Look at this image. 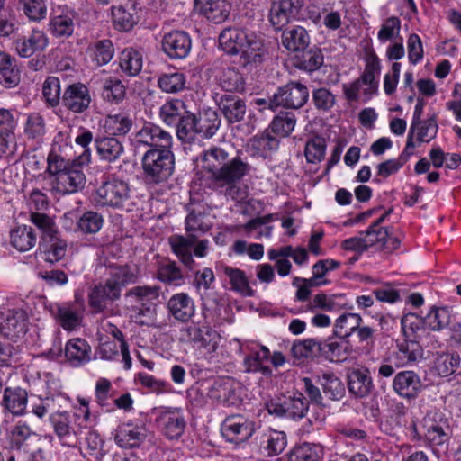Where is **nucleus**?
<instances>
[{"label":"nucleus","instance_id":"obj_1","mask_svg":"<svg viewBox=\"0 0 461 461\" xmlns=\"http://www.w3.org/2000/svg\"><path fill=\"white\" fill-rule=\"evenodd\" d=\"M135 148L149 149L141 158L143 179L148 185H158L167 181L175 168V156L171 150L172 136L160 126L145 122L131 139Z\"/></svg>","mask_w":461,"mask_h":461},{"label":"nucleus","instance_id":"obj_2","mask_svg":"<svg viewBox=\"0 0 461 461\" xmlns=\"http://www.w3.org/2000/svg\"><path fill=\"white\" fill-rule=\"evenodd\" d=\"M201 167L208 188L232 200L241 199L238 184L250 171L241 158L231 156L224 147L212 146L202 152Z\"/></svg>","mask_w":461,"mask_h":461},{"label":"nucleus","instance_id":"obj_3","mask_svg":"<svg viewBox=\"0 0 461 461\" xmlns=\"http://www.w3.org/2000/svg\"><path fill=\"white\" fill-rule=\"evenodd\" d=\"M90 160L91 154L87 149L74 159H65L60 155L50 152L47 158V173L52 177V188L63 195L83 190L86 183L84 168Z\"/></svg>","mask_w":461,"mask_h":461},{"label":"nucleus","instance_id":"obj_4","mask_svg":"<svg viewBox=\"0 0 461 461\" xmlns=\"http://www.w3.org/2000/svg\"><path fill=\"white\" fill-rule=\"evenodd\" d=\"M193 391L202 399L206 396L213 402L227 407L238 406L242 402L240 386L230 377L201 382Z\"/></svg>","mask_w":461,"mask_h":461},{"label":"nucleus","instance_id":"obj_5","mask_svg":"<svg viewBox=\"0 0 461 461\" xmlns=\"http://www.w3.org/2000/svg\"><path fill=\"white\" fill-rule=\"evenodd\" d=\"M309 99L308 87L299 81H290L277 88L269 98L268 108L275 110L277 107L285 109H300Z\"/></svg>","mask_w":461,"mask_h":461},{"label":"nucleus","instance_id":"obj_6","mask_svg":"<svg viewBox=\"0 0 461 461\" xmlns=\"http://www.w3.org/2000/svg\"><path fill=\"white\" fill-rule=\"evenodd\" d=\"M129 199V185L118 179L104 182L95 194V202L100 206L122 208Z\"/></svg>","mask_w":461,"mask_h":461},{"label":"nucleus","instance_id":"obj_7","mask_svg":"<svg viewBox=\"0 0 461 461\" xmlns=\"http://www.w3.org/2000/svg\"><path fill=\"white\" fill-rule=\"evenodd\" d=\"M414 317V315H407L401 321L402 332L406 339L398 345V351L395 353L398 366H404L417 362L423 356V349L419 342L411 339V333L414 332L413 322L411 320Z\"/></svg>","mask_w":461,"mask_h":461},{"label":"nucleus","instance_id":"obj_8","mask_svg":"<svg viewBox=\"0 0 461 461\" xmlns=\"http://www.w3.org/2000/svg\"><path fill=\"white\" fill-rule=\"evenodd\" d=\"M267 409L270 414L298 420L306 415L309 402L302 393L294 392L292 395L285 396L282 401L271 402Z\"/></svg>","mask_w":461,"mask_h":461},{"label":"nucleus","instance_id":"obj_9","mask_svg":"<svg viewBox=\"0 0 461 461\" xmlns=\"http://www.w3.org/2000/svg\"><path fill=\"white\" fill-rule=\"evenodd\" d=\"M28 321L24 310L14 308L0 312V332L6 339L16 340L27 332Z\"/></svg>","mask_w":461,"mask_h":461},{"label":"nucleus","instance_id":"obj_10","mask_svg":"<svg viewBox=\"0 0 461 461\" xmlns=\"http://www.w3.org/2000/svg\"><path fill=\"white\" fill-rule=\"evenodd\" d=\"M55 435L62 446L76 447L79 443L80 430L72 425V416L67 411H56L50 416Z\"/></svg>","mask_w":461,"mask_h":461},{"label":"nucleus","instance_id":"obj_11","mask_svg":"<svg viewBox=\"0 0 461 461\" xmlns=\"http://www.w3.org/2000/svg\"><path fill=\"white\" fill-rule=\"evenodd\" d=\"M256 431V423L241 415L227 417L221 424V433L230 442L248 440Z\"/></svg>","mask_w":461,"mask_h":461},{"label":"nucleus","instance_id":"obj_12","mask_svg":"<svg viewBox=\"0 0 461 461\" xmlns=\"http://www.w3.org/2000/svg\"><path fill=\"white\" fill-rule=\"evenodd\" d=\"M163 52L171 59H184L190 53L192 41L184 31L174 30L163 35L161 40Z\"/></svg>","mask_w":461,"mask_h":461},{"label":"nucleus","instance_id":"obj_13","mask_svg":"<svg viewBox=\"0 0 461 461\" xmlns=\"http://www.w3.org/2000/svg\"><path fill=\"white\" fill-rule=\"evenodd\" d=\"M303 0H271L268 20L276 30L288 24L302 9Z\"/></svg>","mask_w":461,"mask_h":461},{"label":"nucleus","instance_id":"obj_14","mask_svg":"<svg viewBox=\"0 0 461 461\" xmlns=\"http://www.w3.org/2000/svg\"><path fill=\"white\" fill-rule=\"evenodd\" d=\"M162 433L168 439H178L184 433L186 422L180 408L165 407L157 419Z\"/></svg>","mask_w":461,"mask_h":461},{"label":"nucleus","instance_id":"obj_15","mask_svg":"<svg viewBox=\"0 0 461 461\" xmlns=\"http://www.w3.org/2000/svg\"><path fill=\"white\" fill-rule=\"evenodd\" d=\"M61 103L73 113H83L92 103L88 87L82 83L68 85L63 93Z\"/></svg>","mask_w":461,"mask_h":461},{"label":"nucleus","instance_id":"obj_16","mask_svg":"<svg viewBox=\"0 0 461 461\" xmlns=\"http://www.w3.org/2000/svg\"><path fill=\"white\" fill-rule=\"evenodd\" d=\"M249 36L248 43L240 54V65L248 71H252L264 62L267 56V50L263 40L255 32Z\"/></svg>","mask_w":461,"mask_h":461},{"label":"nucleus","instance_id":"obj_17","mask_svg":"<svg viewBox=\"0 0 461 461\" xmlns=\"http://www.w3.org/2000/svg\"><path fill=\"white\" fill-rule=\"evenodd\" d=\"M194 9L210 22L220 24L229 18L231 4L228 0H194Z\"/></svg>","mask_w":461,"mask_h":461},{"label":"nucleus","instance_id":"obj_18","mask_svg":"<svg viewBox=\"0 0 461 461\" xmlns=\"http://www.w3.org/2000/svg\"><path fill=\"white\" fill-rule=\"evenodd\" d=\"M394 392L401 397L413 400L422 391L423 384L418 374L414 371H402L398 373L393 381Z\"/></svg>","mask_w":461,"mask_h":461},{"label":"nucleus","instance_id":"obj_19","mask_svg":"<svg viewBox=\"0 0 461 461\" xmlns=\"http://www.w3.org/2000/svg\"><path fill=\"white\" fill-rule=\"evenodd\" d=\"M48 37L42 31L33 30L27 36H17L13 45L22 58H29L36 52L43 51L48 46Z\"/></svg>","mask_w":461,"mask_h":461},{"label":"nucleus","instance_id":"obj_20","mask_svg":"<svg viewBox=\"0 0 461 461\" xmlns=\"http://www.w3.org/2000/svg\"><path fill=\"white\" fill-rule=\"evenodd\" d=\"M28 393L21 386H7L4 389L0 405L5 411L14 416L25 414Z\"/></svg>","mask_w":461,"mask_h":461},{"label":"nucleus","instance_id":"obj_21","mask_svg":"<svg viewBox=\"0 0 461 461\" xmlns=\"http://www.w3.org/2000/svg\"><path fill=\"white\" fill-rule=\"evenodd\" d=\"M252 32L243 28H226L219 36V44L227 54H240L243 47L248 43L249 34H252Z\"/></svg>","mask_w":461,"mask_h":461},{"label":"nucleus","instance_id":"obj_22","mask_svg":"<svg viewBox=\"0 0 461 461\" xmlns=\"http://www.w3.org/2000/svg\"><path fill=\"white\" fill-rule=\"evenodd\" d=\"M77 14L68 6H59L52 14L50 22V31L56 37L68 38L74 32V21Z\"/></svg>","mask_w":461,"mask_h":461},{"label":"nucleus","instance_id":"obj_23","mask_svg":"<svg viewBox=\"0 0 461 461\" xmlns=\"http://www.w3.org/2000/svg\"><path fill=\"white\" fill-rule=\"evenodd\" d=\"M196 241L197 235L194 233H191V235L186 234V236L173 235L168 239V243L174 254L190 270L194 269L195 266L192 249Z\"/></svg>","mask_w":461,"mask_h":461},{"label":"nucleus","instance_id":"obj_24","mask_svg":"<svg viewBox=\"0 0 461 461\" xmlns=\"http://www.w3.org/2000/svg\"><path fill=\"white\" fill-rule=\"evenodd\" d=\"M89 304L97 312H103L109 303L120 299L121 291L108 279L104 285H95L89 293Z\"/></svg>","mask_w":461,"mask_h":461},{"label":"nucleus","instance_id":"obj_25","mask_svg":"<svg viewBox=\"0 0 461 461\" xmlns=\"http://www.w3.org/2000/svg\"><path fill=\"white\" fill-rule=\"evenodd\" d=\"M168 312L178 321L187 322L195 314L194 300L186 293L173 294L167 301Z\"/></svg>","mask_w":461,"mask_h":461},{"label":"nucleus","instance_id":"obj_26","mask_svg":"<svg viewBox=\"0 0 461 461\" xmlns=\"http://www.w3.org/2000/svg\"><path fill=\"white\" fill-rule=\"evenodd\" d=\"M188 339L198 348L215 350L218 345L219 334L207 324H192L185 330Z\"/></svg>","mask_w":461,"mask_h":461},{"label":"nucleus","instance_id":"obj_27","mask_svg":"<svg viewBox=\"0 0 461 461\" xmlns=\"http://www.w3.org/2000/svg\"><path fill=\"white\" fill-rule=\"evenodd\" d=\"M360 234H365L370 247L379 244L382 249L390 253L397 249L401 244V240L398 237H393L387 228L375 224H371L366 231L360 232Z\"/></svg>","mask_w":461,"mask_h":461},{"label":"nucleus","instance_id":"obj_28","mask_svg":"<svg viewBox=\"0 0 461 461\" xmlns=\"http://www.w3.org/2000/svg\"><path fill=\"white\" fill-rule=\"evenodd\" d=\"M148 436V430L144 426L124 423L119 427L115 434V442L124 448L139 447Z\"/></svg>","mask_w":461,"mask_h":461},{"label":"nucleus","instance_id":"obj_29","mask_svg":"<svg viewBox=\"0 0 461 461\" xmlns=\"http://www.w3.org/2000/svg\"><path fill=\"white\" fill-rule=\"evenodd\" d=\"M347 377L348 391L357 398L366 397L374 389L370 372L366 368L352 369Z\"/></svg>","mask_w":461,"mask_h":461},{"label":"nucleus","instance_id":"obj_30","mask_svg":"<svg viewBox=\"0 0 461 461\" xmlns=\"http://www.w3.org/2000/svg\"><path fill=\"white\" fill-rule=\"evenodd\" d=\"M219 109L230 123L242 121L246 114V104L235 95L224 94L217 101Z\"/></svg>","mask_w":461,"mask_h":461},{"label":"nucleus","instance_id":"obj_31","mask_svg":"<svg viewBox=\"0 0 461 461\" xmlns=\"http://www.w3.org/2000/svg\"><path fill=\"white\" fill-rule=\"evenodd\" d=\"M91 346L86 339L75 338L66 343L64 354L69 365L77 367L91 360Z\"/></svg>","mask_w":461,"mask_h":461},{"label":"nucleus","instance_id":"obj_32","mask_svg":"<svg viewBox=\"0 0 461 461\" xmlns=\"http://www.w3.org/2000/svg\"><path fill=\"white\" fill-rule=\"evenodd\" d=\"M286 445L287 438L284 431L268 429L259 437V447L267 453V456L281 454Z\"/></svg>","mask_w":461,"mask_h":461},{"label":"nucleus","instance_id":"obj_33","mask_svg":"<svg viewBox=\"0 0 461 461\" xmlns=\"http://www.w3.org/2000/svg\"><path fill=\"white\" fill-rule=\"evenodd\" d=\"M47 307L51 316L64 330H72L80 325L78 313L68 303H53Z\"/></svg>","mask_w":461,"mask_h":461},{"label":"nucleus","instance_id":"obj_34","mask_svg":"<svg viewBox=\"0 0 461 461\" xmlns=\"http://www.w3.org/2000/svg\"><path fill=\"white\" fill-rule=\"evenodd\" d=\"M36 433L24 422L19 421L8 432V443L13 451H26Z\"/></svg>","mask_w":461,"mask_h":461},{"label":"nucleus","instance_id":"obj_35","mask_svg":"<svg viewBox=\"0 0 461 461\" xmlns=\"http://www.w3.org/2000/svg\"><path fill=\"white\" fill-rule=\"evenodd\" d=\"M310 43L308 32L302 26H294L282 32L283 46L294 52L304 50Z\"/></svg>","mask_w":461,"mask_h":461},{"label":"nucleus","instance_id":"obj_36","mask_svg":"<svg viewBox=\"0 0 461 461\" xmlns=\"http://www.w3.org/2000/svg\"><path fill=\"white\" fill-rule=\"evenodd\" d=\"M20 82V69L16 59L0 51V83L6 88H13Z\"/></svg>","mask_w":461,"mask_h":461},{"label":"nucleus","instance_id":"obj_37","mask_svg":"<svg viewBox=\"0 0 461 461\" xmlns=\"http://www.w3.org/2000/svg\"><path fill=\"white\" fill-rule=\"evenodd\" d=\"M10 242L21 252L32 249L37 242V233L31 226L21 225L10 232Z\"/></svg>","mask_w":461,"mask_h":461},{"label":"nucleus","instance_id":"obj_38","mask_svg":"<svg viewBox=\"0 0 461 461\" xmlns=\"http://www.w3.org/2000/svg\"><path fill=\"white\" fill-rule=\"evenodd\" d=\"M107 279L122 292V287L138 282L139 271L128 265L111 266Z\"/></svg>","mask_w":461,"mask_h":461},{"label":"nucleus","instance_id":"obj_39","mask_svg":"<svg viewBox=\"0 0 461 461\" xmlns=\"http://www.w3.org/2000/svg\"><path fill=\"white\" fill-rule=\"evenodd\" d=\"M98 155L103 160L113 162L123 153V146L114 137H103L95 140Z\"/></svg>","mask_w":461,"mask_h":461},{"label":"nucleus","instance_id":"obj_40","mask_svg":"<svg viewBox=\"0 0 461 461\" xmlns=\"http://www.w3.org/2000/svg\"><path fill=\"white\" fill-rule=\"evenodd\" d=\"M362 321V317L357 313H344L336 320L333 334L342 339H348L356 332Z\"/></svg>","mask_w":461,"mask_h":461},{"label":"nucleus","instance_id":"obj_41","mask_svg":"<svg viewBox=\"0 0 461 461\" xmlns=\"http://www.w3.org/2000/svg\"><path fill=\"white\" fill-rule=\"evenodd\" d=\"M317 382L324 394L332 401H339L345 395V386L342 381L332 373H325L318 376Z\"/></svg>","mask_w":461,"mask_h":461},{"label":"nucleus","instance_id":"obj_42","mask_svg":"<svg viewBox=\"0 0 461 461\" xmlns=\"http://www.w3.org/2000/svg\"><path fill=\"white\" fill-rule=\"evenodd\" d=\"M269 357L270 350L267 347L261 346L259 350L254 351L249 356L245 357V371L248 373L259 372L264 375H270L271 369L268 366L263 365L264 361L268 360Z\"/></svg>","mask_w":461,"mask_h":461},{"label":"nucleus","instance_id":"obj_43","mask_svg":"<svg viewBox=\"0 0 461 461\" xmlns=\"http://www.w3.org/2000/svg\"><path fill=\"white\" fill-rule=\"evenodd\" d=\"M102 96L107 102L118 104L126 96V86L119 78L109 77L103 81Z\"/></svg>","mask_w":461,"mask_h":461},{"label":"nucleus","instance_id":"obj_44","mask_svg":"<svg viewBox=\"0 0 461 461\" xmlns=\"http://www.w3.org/2000/svg\"><path fill=\"white\" fill-rule=\"evenodd\" d=\"M176 124V135L182 141L192 142L196 134L199 133L196 116L190 112H184Z\"/></svg>","mask_w":461,"mask_h":461},{"label":"nucleus","instance_id":"obj_45","mask_svg":"<svg viewBox=\"0 0 461 461\" xmlns=\"http://www.w3.org/2000/svg\"><path fill=\"white\" fill-rule=\"evenodd\" d=\"M324 62L321 50L318 48H312L308 50H302V55L297 57L295 67L301 70L313 72L318 70Z\"/></svg>","mask_w":461,"mask_h":461},{"label":"nucleus","instance_id":"obj_46","mask_svg":"<svg viewBox=\"0 0 461 461\" xmlns=\"http://www.w3.org/2000/svg\"><path fill=\"white\" fill-rule=\"evenodd\" d=\"M322 343L315 339L298 340L294 343L291 353L297 358H312L322 353Z\"/></svg>","mask_w":461,"mask_h":461},{"label":"nucleus","instance_id":"obj_47","mask_svg":"<svg viewBox=\"0 0 461 461\" xmlns=\"http://www.w3.org/2000/svg\"><path fill=\"white\" fill-rule=\"evenodd\" d=\"M158 279L168 285L179 286L185 281L184 274L176 261L161 264L157 271Z\"/></svg>","mask_w":461,"mask_h":461},{"label":"nucleus","instance_id":"obj_48","mask_svg":"<svg viewBox=\"0 0 461 461\" xmlns=\"http://www.w3.org/2000/svg\"><path fill=\"white\" fill-rule=\"evenodd\" d=\"M223 272L229 277L232 290L243 296H254L255 291L249 286L244 271L231 267H225Z\"/></svg>","mask_w":461,"mask_h":461},{"label":"nucleus","instance_id":"obj_49","mask_svg":"<svg viewBox=\"0 0 461 461\" xmlns=\"http://www.w3.org/2000/svg\"><path fill=\"white\" fill-rule=\"evenodd\" d=\"M322 447L312 443H302L295 446L289 454L288 461H320Z\"/></svg>","mask_w":461,"mask_h":461},{"label":"nucleus","instance_id":"obj_50","mask_svg":"<svg viewBox=\"0 0 461 461\" xmlns=\"http://www.w3.org/2000/svg\"><path fill=\"white\" fill-rule=\"evenodd\" d=\"M219 82L226 92H241L245 89L244 77L234 67L223 68Z\"/></svg>","mask_w":461,"mask_h":461},{"label":"nucleus","instance_id":"obj_51","mask_svg":"<svg viewBox=\"0 0 461 461\" xmlns=\"http://www.w3.org/2000/svg\"><path fill=\"white\" fill-rule=\"evenodd\" d=\"M133 120L128 114L109 115L105 120V128L113 136H124L132 129Z\"/></svg>","mask_w":461,"mask_h":461},{"label":"nucleus","instance_id":"obj_52","mask_svg":"<svg viewBox=\"0 0 461 461\" xmlns=\"http://www.w3.org/2000/svg\"><path fill=\"white\" fill-rule=\"evenodd\" d=\"M197 128L199 133L204 138H212L218 131L221 125V120L217 113L213 110H206L196 117Z\"/></svg>","mask_w":461,"mask_h":461},{"label":"nucleus","instance_id":"obj_53","mask_svg":"<svg viewBox=\"0 0 461 461\" xmlns=\"http://www.w3.org/2000/svg\"><path fill=\"white\" fill-rule=\"evenodd\" d=\"M120 68L128 76H136L142 68L141 54L133 49H125L120 56Z\"/></svg>","mask_w":461,"mask_h":461},{"label":"nucleus","instance_id":"obj_54","mask_svg":"<svg viewBox=\"0 0 461 461\" xmlns=\"http://www.w3.org/2000/svg\"><path fill=\"white\" fill-rule=\"evenodd\" d=\"M279 141L269 134H261L253 137L249 143V148L253 155L267 158L270 151L277 149Z\"/></svg>","mask_w":461,"mask_h":461},{"label":"nucleus","instance_id":"obj_55","mask_svg":"<svg viewBox=\"0 0 461 461\" xmlns=\"http://www.w3.org/2000/svg\"><path fill=\"white\" fill-rule=\"evenodd\" d=\"M342 298V294L327 295L325 294H318L309 303L308 309L312 312L316 309L328 312L335 311L345 306V304L339 301Z\"/></svg>","mask_w":461,"mask_h":461},{"label":"nucleus","instance_id":"obj_56","mask_svg":"<svg viewBox=\"0 0 461 461\" xmlns=\"http://www.w3.org/2000/svg\"><path fill=\"white\" fill-rule=\"evenodd\" d=\"M103 225V215L94 211L84 212L77 221V228L84 234H95Z\"/></svg>","mask_w":461,"mask_h":461},{"label":"nucleus","instance_id":"obj_57","mask_svg":"<svg viewBox=\"0 0 461 461\" xmlns=\"http://www.w3.org/2000/svg\"><path fill=\"white\" fill-rule=\"evenodd\" d=\"M159 88L165 93L176 94L185 86V77L181 72L164 73L158 79Z\"/></svg>","mask_w":461,"mask_h":461},{"label":"nucleus","instance_id":"obj_58","mask_svg":"<svg viewBox=\"0 0 461 461\" xmlns=\"http://www.w3.org/2000/svg\"><path fill=\"white\" fill-rule=\"evenodd\" d=\"M40 245L43 247L46 261L50 263L58 262L67 252V242L60 240L58 234L51 239H47V242L40 241Z\"/></svg>","mask_w":461,"mask_h":461},{"label":"nucleus","instance_id":"obj_59","mask_svg":"<svg viewBox=\"0 0 461 461\" xmlns=\"http://www.w3.org/2000/svg\"><path fill=\"white\" fill-rule=\"evenodd\" d=\"M326 140L321 136H314L307 140L304 148V156L308 163L321 162L326 153Z\"/></svg>","mask_w":461,"mask_h":461},{"label":"nucleus","instance_id":"obj_60","mask_svg":"<svg viewBox=\"0 0 461 461\" xmlns=\"http://www.w3.org/2000/svg\"><path fill=\"white\" fill-rule=\"evenodd\" d=\"M460 364V357L456 354H439L434 362V368L441 376H448L456 372Z\"/></svg>","mask_w":461,"mask_h":461},{"label":"nucleus","instance_id":"obj_61","mask_svg":"<svg viewBox=\"0 0 461 461\" xmlns=\"http://www.w3.org/2000/svg\"><path fill=\"white\" fill-rule=\"evenodd\" d=\"M30 220L41 230L42 242H47V239H51L58 234L53 220L47 214L32 212Z\"/></svg>","mask_w":461,"mask_h":461},{"label":"nucleus","instance_id":"obj_62","mask_svg":"<svg viewBox=\"0 0 461 461\" xmlns=\"http://www.w3.org/2000/svg\"><path fill=\"white\" fill-rule=\"evenodd\" d=\"M185 104L181 100H171L165 103L159 112L160 118L167 125H173L177 122L184 114Z\"/></svg>","mask_w":461,"mask_h":461},{"label":"nucleus","instance_id":"obj_63","mask_svg":"<svg viewBox=\"0 0 461 461\" xmlns=\"http://www.w3.org/2000/svg\"><path fill=\"white\" fill-rule=\"evenodd\" d=\"M450 321V314L447 308H432L423 320L425 326L432 330H441L447 327Z\"/></svg>","mask_w":461,"mask_h":461},{"label":"nucleus","instance_id":"obj_64","mask_svg":"<svg viewBox=\"0 0 461 461\" xmlns=\"http://www.w3.org/2000/svg\"><path fill=\"white\" fill-rule=\"evenodd\" d=\"M112 16L115 27L122 31L131 30L138 21L135 13L122 5L113 7Z\"/></svg>","mask_w":461,"mask_h":461}]
</instances>
